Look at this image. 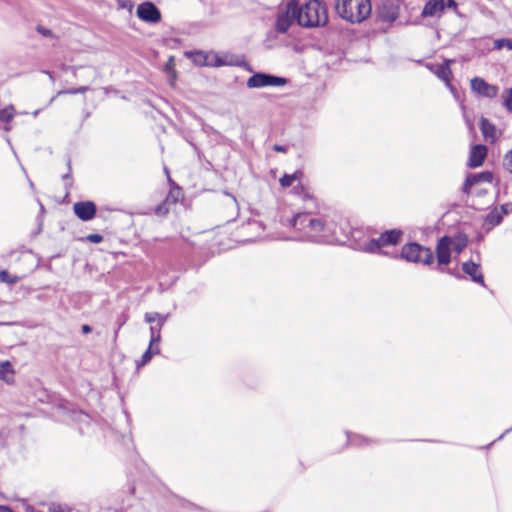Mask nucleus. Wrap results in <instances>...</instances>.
<instances>
[{
    "label": "nucleus",
    "instance_id": "nucleus-32",
    "mask_svg": "<svg viewBox=\"0 0 512 512\" xmlns=\"http://www.w3.org/2000/svg\"><path fill=\"white\" fill-rule=\"evenodd\" d=\"M504 166L510 173H512V149L505 155Z\"/></svg>",
    "mask_w": 512,
    "mask_h": 512
},
{
    "label": "nucleus",
    "instance_id": "nucleus-38",
    "mask_svg": "<svg viewBox=\"0 0 512 512\" xmlns=\"http://www.w3.org/2000/svg\"><path fill=\"white\" fill-rule=\"evenodd\" d=\"M157 321H158V326L160 328H162V326L164 325V323L166 321V316H163L160 314V318H157Z\"/></svg>",
    "mask_w": 512,
    "mask_h": 512
},
{
    "label": "nucleus",
    "instance_id": "nucleus-6",
    "mask_svg": "<svg viewBox=\"0 0 512 512\" xmlns=\"http://www.w3.org/2000/svg\"><path fill=\"white\" fill-rule=\"evenodd\" d=\"M186 56L199 66H222L226 63L222 61L217 54L202 51L186 52Z\"/></svg>",
    "mask_w": 512,
    "mask_h": 512
},
{
    "label": "nucleus",
    "instance_id": "nucleus-11",
    "mask_svg": "<svg viewBox=\"0 0 512 512\" xmlns=\"http://www.w3.org/2000/svg\"><path fill=\"white\" fill-rule=\"evenodd\" d=\"M402 233L399 230H390L383 233L377 240H372L369 244V250L375 251L382 246L395 245L399 242Z\"/></svg>",
    "mask_w": 512,
    "mask_h": 512
},
{
    "label": "nucleus",
    "instance_id": "nucleus-46",
    "mask_svg": "<svg viewBox=\"0 0 512 512\" xmlns=\"http://www.w3.org/2000/svg\"><path fill=\"white\" fill-rule=\"evenodd\" d=\"M38 113H39V110H36V111H34V112H33V115H34V116H37V115H38Z\"/></svg>",
    "mask_w": 512,
    "mask_h": 512
},
{
    "label": "nucleus",
    "instance_id": "nucleus-39",
    "mask_svg": "<svg viewBox=\"0 0 512 512\" xmlns=\"http://www.w3.org/2000/svg\"><path fill=\"white\" fill-rule=\"evenodd\" d=\"M273 149L276 152H286V148L284 146L277 145V144L274 145Z\"/></svg>",
    "mask_w": 512,
    "mask_h": 512
},
{
    "label": "nucleus",
    "instance_id": "nucleus-1",
    "mask_svg": "<svg viewBox=\"0 0 512 512\" xmlns=\"http://www.w3.org/2000/svg\"><path fill=\"white\" fill-rule=\"evenodd\" d=\"M337 14L350 23H361L371 14L370 0H336Z\"/></svg>",
    "mask_w": 512,
    "mask_h": 512
},
{
    "label": "nucleus",
    "instance_id": "nucleus-28",
    "mask_svg": "<svg viewBox=\"0 0 512 512\" xmlns=\"http://www.w3.org/2000/svg\"><path fill=\"white\" fill-rule=\"evenodd\" d=\"M170 205L164 200L155 208V214L158 216H164L169 212Z\"/></svg>",
    "mask_w": 512,
    "mask_h": 512
},
{
    "label": "nucleus",
    "instance_id": "nucleus-3",
    "mask_svg": "<svg viewBox=\"0 0 512 512\" xmlns=\"http://www.w3.org/2000/svg\"><path fill=\"white\" fill-rule=\"evenodd\" d=\"M401 257L407 261L422 262L425 265H430L434 259L431 249L417 243L406 244L402 248Z\"/></svg>",
    "mask_w": 512,
    "mask_h": 512
},
{
    "label": "nucleus",
    "instance_id": "nucleus-7",
    "mask_svg": "<svg viewBox=\"0 0 512 512\" xmlns=\"http://www.w3.org/2000/svg\"><path fill=\"white\" fill-rule=\"evenodd\" d=\"M446 7L453 8L455 13L459 15L457 11V4L454 0H430L426 3L422 16H435L439 12H442Z\"/></svg>",
    "mask_w": 512,
    "mask_h": 512
},
{
    "label": "nucleus",
    "instance_id": "nucleus-12",
    "mask_svg": "<svg viewBox=\"0 0 512 512\" xmlns=\"http://www.w3.org/2000/svg\"><path fill=\"white\" fill-rule=\"evenodd\" d=\"M73 210L79 219L89 221L96 214V205L91 201L77 202L74 204Z\"/></svg>",
    "mask_w": 512,
    "mask_h": 512
},
{
    "label": "nucleus",
    "instance_id": "nucleus-9",
    "mask_svg": "<svg viewBox=\"0 0 512 512\" xmlns=\"http://www.w3.org/2000/svg\"><path fill=\"white\" fill-rule=\"evenodd\" d=\"M302 219L308 221V229L305 233L309 239L316 240L319 236H321V233L324 230V224L321 220L311 218L307 213H298L296 215V222H299Z\"/></svg>",
    "mask_w": 512,
    "mask_h": 512
},
{
    "label": "nucleus",
    "instance_id": "nucleus-5",
    "mask_svg": "<svg viewBox=\"0 0 512 512\" xmlns=\"http://www.w3.org/2000/svg\"><path fill=\"white\" fill-rule=\"evenodd\" d=\"M287 80L283 77H277L264 73H256L252 75L248 81L247 86L249 88H262L267 86H283Z\"/></svg>",
    "mask_w": 512,
    "mask_h": 512
},
{
    "label": "nucleus",
    "instance_id": "nucleus-15",
    "mask_svg": "<svg viewBox=\"0 0 512 512\" xmlns=\"http://www.w3.org/2000/svg\"><path fill=\"white\" fill-rule=\"evenodd\" d=\"M462 268H463V271L467 275H469L474 282L484 285V278H483L482 273L480 272V267L478 264H476L472 261H469V262L463 263Z\"/></svg>",
    "mask_w": 512,
    "mask_h": 512
},
{
    "label": "nucleus",
    "instance_id": "nucleus-17",
    "mask_svg": "<svg viewBox=\"0 0 512 512\" xmlns=\"http://www.w3.org/2000/svg\"><path fill=\"white\" fill-rule=\"evenodd\" d=\"M0 379L7 384L14 382V370L9 361L0 362Z\"/></svg>",
    "mask_w": 512,
    "mask_h": 512
},
{
    "label": "nucleus",
    "instance_id": "nucleus-10",
    "mask_svg": "<svg viewBox=\"0 0 512 512\" xmlns=\"http://www.w3.org/2000/svg\"><path fill=\"white\" fill-rule=\"evenodd\" d=\"M137 16L149 23H157L161 19V13L158 8L151 2H144L137 8Z\"/></svg>",
    "mask_w": 512,
    "mask_h": 512
},
{
    "label": "nucleus",
    "instance_id": "nucleus-37",
    "mask_svg": "<svg viewBox=\"0 0 512 512\" xmlns=\"http://www.w3.org/2000/svg\"><path fill=\"white\" fill-rule=\"evenodd\" d=\"M173 67H174V59H173V57H171V58L168 60L167 64H166V70H167V71H170V70H172V69H173Z\"/></svg>",
    "mask_w": 512,
    "mask_h": 512
},
{
    "label": "nucleus",
    "instance_id": "nucleus-36",
    "mask_svg": "<svg viewBox=\"0 0 512 512\" xmlns=\"http://www.w3.org/2000/svg\"><path fill=\"white\" fill-rule=\"evenodd\" d=\"M465 245H466L465 243H460V242L455 243V242H452L451 247H452V249L455 252L460 253L463 250V248L465 247Z\"/></svg>",
    "mask_w": 512,
    "mask_h": 512
},
{
    "label": "nucleus",
    "instance_id": "nucleus-2",
    "mask_svg": "<svg viewBox=\"0 0 512 512\" xmlns=\"http://www.w3.org/2000/svg\"><path fill=\"white\" fill-rule=\"evenodd\" d=\"M298 24L303 27H321L328 22L327 8L319 0H311L304 6L297 5Z\"/></svg>",
    "mask_w": 512,
    "mask_h": 512
},
{
    "label": "nucleus",
    "instance_id": "nucleus-16",
    "mask_svg": "<svg viewBox=\"0 0 512 512\" xmlns=\"http://www.w3.org/2000/svg\"><path fill=\"white\" fill-rule=\"evenodd\" d=\"M481 132L486 141L494 142L497 137V130L495 126L486 118H481Z\"/></svg>",
    "mask_w": 512,
    "mask_h": 512
},
{
    "label": "nucleus",
    "instance_id": "nucleus-22",
    "mask_svg": "<svg viewBox=\"0 0 512 512\" xmlns=\"http://www.w3.org/2000/svg\"><path fill=\"white\" fill-rule=\"evenodd\" d=\"M502 99L506 109L512 113V88L506 89L502 93Z\"/></svg>",
    "mask_w": 512,
    "mask_h": 512
},
{
    "label": "nucleus",
    "instance_id": "nucleus-14",
    "mask_svg": "<svg viewBox=\"0 0 512 512\" xmlns=\"http://www.w3.org/2000/svg\"><path fill=\"white\" fill-rule=\"evenodd\" d=\"M487 155V148L484 145H474L471 148L468 165L471 168L479 167L483 164Z\"/></svg>",
    "mask_w": 512,
    "mask_h": 512
},
{
    "label": "nucleus",
    "instance_id": "nucleus-20",
    "mask_svg": "<svg viewBox=\"0 0 512 512\" xmlns=\"http://www.w3.org/2000/svg\"><path fill=\"white\" fill-rule=\"evenodd\" d=\"M153 346L154 345H151L149 344V347L148 349L145 351V353L142 355V358L141 360L138 362V367L140 366H144L145 364H147L150 359L152 358V355L153 354H158L159 353V347H156L154 350H153Z\"/></svg>",
    "mask_w": 512,
    "mask_h": 512
},
{
    "label": "nucleus",
    "instance_id": "nucleus-8",
    "mask_svg": "<svg viewBox=\"0 0 512 512\" xmlns=\"http://www.w3.org/2000/svg\"><path fill=\"white\" fill-rule=\"evenodd\" d=\"M471 90L483 97L495 98L498 95L499 88L496 85L487 83L483 78L475 77L471 80Z\"/></svg>",
    "mask_w": 512,
    "mask_h": 512
},
{
    "label": "nucleus",
    "instance_id": "nucleus-40",
    "mask_svg": "<svg viewBox=\"0 0 512 512\" xmlns=\"http://www.w3.org/2000/svg\"><path fill=\"white\" fill-rule=\"evenodd\" d=\"M465 120H466V123H467V126H468L469 130L470 131H474V127H473L472 122L467 117H465Z\"/></svg>",
    "mask_w": 512,
    "mask_h": 512
},
{
    "label": "nucleus",
    "instance_id": "nucleus-43",
    "mask_svg": "<svg viewBox=\"0 0 512 512\" xmlns=\"http://www.w3.org/2000/svg\"><path fill=\"white\" fill-rule=\"evenodd\" d=\"M0 512H12L9 508L0 506Z\"/></svg>",
    "mask_w": 512,
    "mask_h": 512
},
{
    "label": "nucleus",
    "instance_id": "nucleus-35",
    "mask_svg": "<svg viewBox=\"0 0 512 512\" xmlns=\"http://www.w3.org/2000/svg\"><path fill=\"white\" fill-rule=\"evenodd\" d=\"M157 318H160L159 313H146L145 314V320L148 323H152L157 320Z\"/></svg>",
    "mask_w": 512,
    "mask_h": 512
},
{
    "label": "nucleus",
    "instance_id": "nucleus-13",
    "mask_svg": "<svg viewBox=\"0 0 512 512\" xmlns=\"http://www.w3.org/2000/svg\"><path fill=\"white\" fill-rule=\"evenodd\" d=\"M452 240L444 236L442 237L436 247V254L438 263L441 265H447L450 263V250H451Z\"/></svg>",
    "mask_w": 512,
    "mask_h": 512
},
{
    "label": "nucleus",
    "instance_id": "nucleus-23",
    "mask_svg": "<svg viewBox=\"0 0 512 512\" xmlns=\"http://www.w3.org/2000/svg\"><path fill=\"white\" fill-rule=\"evenodd\" d=\"M14 108L12 105L0 110V121L9 122L13 118Z\"/></svg>",
    "mask_w": 512,
    "mask_h": 512
},
{
    "label": "nucleus",
    "instance_id": "nucleus-4",
    "mask_svg": "<svg viewBox=\"0 0 512 512\" xmlns=\"http://www.w3.org/2000/svg\"><path fill=\"white\" fill-rule=\"evenodd\" d=\"M295 21L298 22L297 2L291 0L279 10L275 22V29L279 33H286Z\"/></svg>",
    "mask_w": 512,
    "mask_h": 512
},
{
    "label": "nucleus",
    "instance_id": "nucleus-24",
    "mask_svg": "<svg viewBox=\"0 0 512 512\" xmlns=\"http://www.w3.org/2000/svg\"><path fill=\"white\" fill-rule=\"evenodd\" d=\"M20 280L18 276L10 275L6 270L0 271V281L8 284H15Z\"/></svg>",
    "mask_w": 512,
    "mask_h": 512
},
{
    "label": "nucleus",
    "instance_id": "nucleus-47",
    "mask_svg": "<svg viewBox=\"0 0 512 512\" xmlns=\"http://www.w3.org/2000/svg\"><path fill=\"white\" fill-rule=\"evenodd\" d=\"M509 50H512V42H509Z\"/></svg>",
    "mask_w": 512,
    "mask_h": 512
},
{
    "label": "nucleus",
    "instance_id": "nucleus-21",
    "mask_svg": "<svg viewBox=\"0 0 512 512\" xmlns=\"http://www.w3.org/2000/svg\"><path fill=\"white\" fill-rule=\"evenodd\" d=\"M301 175H302L301 172H295L291 175L285 174L280 179V184L283 188H287V187L291 186L294 181L299 180Z\"/></svg>",
    "mask_w": 512,
    "mask_h": 512
},
{
    "label": "nucleus",
    "instance_id": "nucleus-44",
    "mask_svg": "<svg viewBox=\"0 0 512 512\" xmlns=\"http://www.w3.org/2000/svg\"><path fill=\"white\" fill-rule=\"evenodd\" d=\"M396 18V14L393 12L390 16H389V19L390 20H394Z\"/></svg>",
    "mask_w": 512,
    "mask_h": 512
},
{
    "label": "nucleus",
    "instance_id": "nucleus-27",
    "mask_svg": "<svg viewBox=\"0 0 512 512\" xmlns=\"http://www.w3.org/2000/svg\"><path fill=\"white\" fill-rule=\"evenodd\" d=\"M487 221L492 225H497L502 221V214L498 210H494L488 214Z\"/></svg>",
    "mask_w": 512,
    "mask_h": 512
},
{
    "label": "nucleus",
    "instance_id": "nucleus-29",
    "mask_svg": "<svg viewBox=\"0 0 512 512\" xmlns=\"http://www.w3.org/2000/svg\"><path fill=\"white\" fill-rule=\"evenodd\" d=\"M89 89L88 86H81L79 88H73V89H68V90H62V91H59L58 92V95H62V94H70V95H74V94H78V93H84L86 92L87 90Z\"/></svg>",
    "mask_w": 512,
    "mask_h": 512
},
{
    "label": "nucleus",
    "instance_id": "nucleus-45",
    "mask_svg": "<svg viewBox=\"0 0 512 512\" xmlns=\"http://www.w3.org/2000/svg\"><path fill=\"white\" fill-rule=\"evenodd\" d=\"M501 209H502V212H503L504 214H507V212H508V211H507V209L505 208V206H502V207H501Z\"/></svg>",
    "mask_w": 512,
    "mask_h": 512
},
{
    "label": "nucleus",
    "instance_id": "nucleus-26",
    "mask_svg": "<svg viewBox=\"0 0 512 512\" xmlns=\"http://www.w3.org/2000/svg\"><path fill=\"white\" fill-rule=\"evenodd\" d=\"M160 331H161V328L158 325L150 327V333H151L150 344L151 345H154L160 341V339H161Z\"/></svg>",
    "mask_w": 512,
    "mask_h": 512
},
{
    "label": "nucleus",
    "instance_id": "nucleus-18",
    "mask_svg": "<svg viewBox=\"0 0 512 512\" xmlns=\"http://www.w3.org/2000/svg\"><path fill=\"white\" fill-rule=\"evenodd\" d=\"M452 60H446L443 64L439 65L435 70V74L438 78L442 79L448 86L450 85L451 69L450 64Z\"/></svg>",
    "mask_w": 512,
    "mask_h": 512
},
{
    "label": "nucleus",
    "instance_id": "nucleus-41",
    "mask_svg": "<svg viewBox=\"0 0 512 512\" xmlns=\"http://www.w3.org/2000/svg\"><path fill=\"white\" fill-rule=\"evenodd\" d=\"M38 31L40 33H42L43 35H45V36L50 34V31L48 29H45V28H38Z\"/></svg>",
    "mask_w": 512,
    "mask_h": 512
},
{
    "label": "nucleus",
    "instance_id": "nucleus-25",
    "mask_svg": "<svg viewBox=\"0 0 512 512\" xmlns=\"http://www.w3.org/2000/svg\"><path fill=\"white\" fill-rule=\"evenodd\" d=\"M181 196L180 189H173L169 192V194L166 196L165 201L171 206L178 202L179 198Z\"/></svg>",
    "mask_w": 512,
    "mask_h": 512
},
{
    "label": "nucleus",
    "instance_id": "nucleus-19",
    "mask_svg": "<svg viewBox=\"0 0 512 512\" xmlns=\"http://www.w3.org/2000/svg\"><path fill=\"white\" fill-rule=\"evenodd\" d=\"M492 180V175L489 172H483L477 175H471L467 177L465 184H464V191L468 192L469 188L476 184L479 181H486L490 182Z\"/></svg>",
    "mask_w": 512,
    "mask_h": 512
},
{
    "label": "nucleus",
    "instance_id": "nucleus-33",
    "mask_svg": "<svg viewBox=\"0 0 512 512\" xmlns=\"http://www.w3.org/2000/svg\"><path fill=\"white\" fill-rule=\"evenodd\" d=\"M509 42H512L510 39H498L494 42L495 49H502L503 47H506L509 49Z\"/></svg>",
    "mask_w": 512,
    "mask_h": 512
},
{
    "label": "nucleus",
    "instance_id": "nucleus-30",
    "mask_svg": "<svg viewBox=\"0 0 512 512\" xmlns=\"http://www.w3.org/2000/svg\"><path fill=\"white\" fill-rule=\"evenodd\" d=\"M49 512H70V509L66 505L53 503L49 506Z\"/></svg>",
    "mask_w": 512,
    "mask_h": 512
},
{
    "label": "nucleus",
    "instance_id": "nucleus-34",
    "mask_svg": "<svg viewBox=\"0 0 512 512\" xmlns=\"http://www.w3.org/2000/svg\"><path fill=\"white\" fill-rule=\"evenodd\" d=\"M86 239L91 243H100L103 240V237L100 234H89Z\"/></svg>",
    "mask_w": 512,
    "mask_h": 512
},
{
    "label": "nucleus",
    "instance_id": "nucleus-31",
    "mask_svg": "<svg viewBox=\"0 0 512 512\" xmlns=\"http://www.w3.org/2000/svg\"><path fill=\"white\" fill-rule=\"evenodd\" d=\"M292 225H293L294 227H297L299 230H303V231H305V232H306V231H307V229H308V228H307V227H308V221H307V220L302 219L301 221H299V222L297 221V222H296V216H295V217L293 218V220H292Z\"/></svg>",
    "mask_w": 512,
    "mask_h": 512
},
{
    "label": "nucleus",
    "instance_id": "nucleus-42",
    "mask_svg": "<svg viewBox=\"0 0 512 512\" xmlns=\"http://www.w3.org/2000/svg\"><path fill=\"white\" fill-rule=\"evenodd\" d=\"M82 331H83L84 333H89V332L91 331V327H90V326H88V325H83V326H82Z\"/></svg>",
    "mask_w": 512,
    "mask_h": 512
}]
</instances>
